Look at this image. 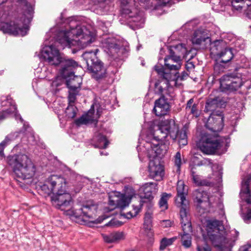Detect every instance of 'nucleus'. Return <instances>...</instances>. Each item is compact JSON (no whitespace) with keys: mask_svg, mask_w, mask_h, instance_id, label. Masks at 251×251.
Returning <instances> with one entry per match:
<instances>
[{"mask_svg":"<svg viewBox=\"0 0 251 251\" xmlns=\"http://www.w3.org/2000/svg\"><path fill=\"white\" fill-rule=\"evenodd\" d=\"M40 55L50 65L61 66L59 75L52 82L53 86L58 87L65 83L71 91H79L81 80L80 77L74 75V69L77 66L76 61L61 56L58 50L53 45L44 47Z\"/></svg>","mask_w":251,"mask_h":251,"instance_id":"f257e3e1","label":"nucleus"},{"mask_svg":"<svg viewBox=\"0 0 251 251\" xmlns=\"http://www.w3.org/2000/svg\"><path fill=\"white\" fill-rule=\"evenodd\" d=\"M157 132L160 135L158 137H154L151 143L147 142L146 145L149 158H159L167 153L169 149V143L167 142L164 143L162 142L168 136H170L173 140H177L180 147H183L187 144L186 131L184 129L179 130L177 125L173 119L162 121Z\"/></svg>","mask_w":251,"mask_h":251,"instance_id":"f03ea898","label":"nucleus"},{"mask_svg":"<svg viewBox=\"0 0 251 251\" xmlns=\"http://www.w3.org/2000/svg\"><path fill=\"white\" fill-rule=\"evenodd\" d=\"M69 28L59 32L58 42L63 48L77 46L86 48L95 40L94 34L84 25H79L76 21H71Z\"/></svg>","mask_w":251,"mask_h":251,"instance_id":"7ed1b4c3","label":"nucleus"},{"mask_svg":"<svg viewBox=\"0 0 251 251\" xmlns=\"http://www.w3.org/2000/svg\"><path fill=\"white\" fill-rule=\"evenodd\" d=\"M224 115L221 111L211 113L205 124L206 127L214 133V136L202 137L199 144L200 150L204 153L212 154L223 151L222 148L225 143L218 138L217 133L221 131L224 126Z\"/></svg>","mask_w":251,"mask_h":251,"instance_id":"20e7f679","label":"nucleus"},{"mask_svg":"<svg viewBox=\"0 0 251 251\" xmlns=\"http://www.w3.org/2000/svg\"><path fill=\"white\" fill-rule=\"evenodd\" d=\"M6 162L12 169L15 175L22 179L32 178L35 175L36 168L29 157L24 153L9 155Z\"/></svg>","mask_w":251,"mask_h":251,"instance_id":"39448f33","label":"nucleus"},{"mask_svg":"<svg viewBox=\"0 0 251 251\" xmlns=\"http://www.w3.org/2000/svg\"><path fill=\"white\" fill-rule=\"evenodd\" d=\"M41 195L49 196L54 193L64 192L69 188L66 179L60 175H52L45 180L44 183L38 185Z\"/></svg>","mask_w":251,"mask_h":251,"instance_id":"423d86ee","label":"nucleus"},{"mask_svg":"<svg viewBox=\"0 0 251 251\" xmlns=\"http://www.w3.org/2000/svg\"><path fill=\"white\" fill-rule=\"evenodd\" d=\"M82 57L93 77L98 80L106 76V69L103 63L98 59L96 52L86 51L83 53Z\"/></svg>","mask_w":251,"mask_h":251,"instance_id":"0eeeda50","label":"nucleus"},{"mask_svg":"<svg viewBox=\"0 0 251 251\" xmlns=\"http://www.w3.org/2000/svg\"><path fill=\"white\" fill-rule=\"evenodd\" d=\"M194 201L198 211L201 213L208 212L214 206L218 198L215 196H209L201 189L193 192Z\"/></svg>","mask_w":251,"mask_h":251,"instance_id":"6e6552de","label":"nucleus"},{"mask_svg":"<svg viewBox=\"0 0 251 251\" xmlns=\"http://www.w3.org/2000/svg\"><path fill=\"white\" fill-rule=\"evenodd\" d=\"M206 230L210 240L215 246L218 247L219 243L225 240V230L222 221L216 219L207 220Z\"/></svg>","mask_w":251,"mask_h":251,"instance_id":"1a4fd4ad","label":"nucleus"},{"mask_svg":"<svg viewBox=\"0 0 251 251\" xmlns=\"http://www.w3.org/2000/svg\"><path fill=\"white\" fill-rule=\"evenodd\" d=\"M50 200L52 205L61 210L69 209L73 203L72 196L67 190L60 193H53Z\"/></svg>","mask_w":251,"mask_h":251,"instance_id":"9d476101","label":"nucleus"},{"mask_svg":"<svg viewBox=\"0 0 251 251\" xmlns=\"http://www.w3.org/2000/svg\"><path fill=\"white\" fill-rule=\"evenodd\" d=\"M155 70L160 75L162 78L161 80H158L154 84V91L156 94L160 95L161 97L164 96L167 93L166 88L168 86L169 82L171 79V74L166 72L162 67H154Z\"/></svg>","mask_w":251,"mask_h":251,"instance_id":"9b49d317","label":"nucleus"},{"mask_svg":"<svg viewBox=\"0 0 251 251\" xmlns=\"http://www.w3.org/2000/svg\"><path fill=\"white\" fill-rule=\"evenodd\" d=\"M250 179L251 178H248L246 180L243 181L240 194L242 200L250 205L247 212L242 215V218L246 223H250L251 222V197L249 189Z\"/></svg>","mask_w":251,"mask_h":251,"instance_id":"f8f14e48","label":"nucleus"},{"mask_svg":"<svg viewBox=\"0 0 251 251\" xmlns=\"http://www.w3.org/2000/svg\"><path fill=\"white\" fill-rule=\"evenodd\" d=\"M220 82V89L225 92L235 91L243 85L240 78H233L229 75H223Z\"/></svg>","mask_w":251,"mask_h":251,"instance_id":"ddd939ff","label":"nucleus"},{"mask_svg":"<svg viewBox=\"0 0 251 251\" xmlns=\"http://www.w3.org/2000/svg\"><path fill=\"white\" fill-rule=\"evenodd\" d=\"M177 197L176 204L180 209L188 208L189 201L186 199L188 194V188L182 180H178L177 184Z\"/></svg>","mask_w":251,"mask_h":251,"instance_id":"4468645a","label":"nucleus"},{"mask_svg":"<svg viewBox=\"0 0 251 251\" xmlns=\"http://www.w3.org/2000/svg\"><path fill=\"white\" fill-rule=\"evenodd\" d=\"M131 198L119 192H115L109 196V204L114 208L119 207L123 210L128 205Z\"/></svg>","mask_w":251,"mask_h":251,"instance_id":"2eb2a0df","label":"nucleus"},{"mask_svg":"<svg viewBox=\"0 0 251 251\" xmlns=\"http://www.w3.org/2000/svg\"><path fill=\"white\" fill-rule=\"evenodd\" d=\"M194 45L202 46L206 48L211 42V39L206 30L198 29L194 32L192 39Z\"/></svg>","mask_w":251,"mask_h":251,"instance_id":"dca6fc26","label":"nucleus"},{"mask_svg":"<svg viewBox=\"0 0 251 251\" xmlns=\"http://www.w3.org/2000/svg\"><path fill=\"white\" fill-rule=\"evenodd\" d=\"M0 30L4 33L24 36L26 35L27 29L25 27H20L14 23L10 22V23H1Z\"/></svg>","mask_w":251,"mask_h":251,"instance_id":"f3484780","label":"nucleus"},{"mask_svg":"<svg viewBox=\"0 0 251 251\" xmlns=\"http://www.w3.org/2000/svg\"><path fill=\"white\" fill-rule=\"evenodd\" d=\"M87 203L80 208L76 209L74 211L75 217L82 219L84 221H88L92 220L93 217L91 214V211L93 209L96 210L97 206L93 203V201H89Z\"/></svg>","mask_w":251,"mask_h":251,"instance_id":"a211bd4d","label":"nucleus"},{"mask_svg":"<svg viewBox=\"0 0 251 251\" xmlns=\"http://www.w3.org/2000/svg\"><path fill=\"white\" fill-rule=\"evenodd\" d=\"M149 171L150 175L157 180L162 179L164 176V166L160 163L158 158H150Z\"/></svg>","mask_w":251,"mask_h":251,"instance_id":"6ab92c4d","label":"nucleus"},{"mask_svg":"<svg viewBox=\"0 0 251 251\" xmlns=\"http://www.w3.org/2000/svg\"><path fill=\"white\" fill-rule=\"evenodd\" d=\"M239 232L233 229L230 231L229 233L224 235L225 240L219 243V247L221 248V251H231V248L234 244L235 242L238 239Z\"/></svg>","mask_w":251,"mask_h":251,"instance_id":"aec40b11","label":"nucleus"},{"mask_svg":"<svg viewBox=\"0 0 251 251\" xmlns=\"http://www.w3.org/2000/svg\"><path fill=\"white\" fill-rule=\"evenodd\" d=\"M102 46L104 50L112 56H116V54H118L121 50L119 48L117 40L113 37L105 39L102 42Z\"/></svg>","mask_w":251,"mask_h":251,"instance_id":"412c9836","label":"nucleus"},{"mask_svg":"<svg viewBox=\"0 0 251 251\" xmlns=\"http://www.w3.org/2000/svg\"><path fill=\"white\" fill-rule=\"evenodd\" d=\"M170 110V105L165 99V97H160L154 102L153 111L157 116L166 115Z\"/></svg>","mask_w":251,"mask_h":251,"instance_id":"4be33fe9","label":"nucleus"},{"mask_svg":"<svg viewBox=\"0 0 251 251\" xmlns=\"http://www.w3.org/2000/svg\"><path fill=\"white\" fill-rule=\"evenodd\" d=\"M165 66L166 68H163L166 72L167 70L177 71L181 66V59L179 57H176L170 53L167 57L164 59Z\"/></svg>","mask_w":251,"mask_h":251,"instance_id":"5701e85b","label":"nucleus"},{"mask_svg":"<svg viewBox=\"0 0 251 251\" xmlns=\"http://www.w3.org/2000/svg\"><path fill=\"white\" fill-rule=\"evenodd\" d=\"M225 106V101L221 97L209 98L207 100L205 109L207 111H211L212 113L215 112L216 114V112L218 111H216V109L222 108Z\"/></svg>","mask_w":251,"mask_h":251,"instance_id":"b1692460","label":"nucleus"},{"mask_svg":"<svg viewBox=\"0 0 251 251\" xmlns=\"http://www.w3.org/2000/svg\"><path fill=\"white\" fill-rule=\"evenodd\" d=\"M187 209H180L181 224L183 234H190L192 232V227L189 217L187 215Z\"/></svg>","mask_w":251,"mask_h":251,"instance_id":"393cba45","label":"nucleus"},{"mask_svg":"<svg viewBox=\"0 0 251 251\" xmlns=\"http://www.w3.org/2000/svg\"><path fill=\"white\" fill-rule=\"evenodd\" d=\"M170 53L181 59L182 57L186 58L189 52L184 44H179L170 47Z\"/></svg>","mask_w":251,"mask_h":251,"instance_id":"a878e982","label":"nucleus"},{"mask_svg":"<svg viewBox=\"0 0 251 251\" xmlns=\"http://www.w3.org/2000/svg\"><path fill=\"white\" fill-rule=\"evenodd\" d=\"M209 45H210V50L211 54L217 56L227 47L226 42L223 40L211 42Z\"/></svg>","mask_w":251,"mask_h":251,"instance_id":"bb28decb","label":"nucleus"},{"mask_svg":"<svg viewBox=\"0 0 251 251\" xmlns=\"http://www.w3.org/2000/svg\"><path fill=\"white\" fill-rule=\"evenodd\" d=\"M158 190L157 184L153 182H149L144 185L143 191L145 194V198L150 201L151 200Z\"/></svg>","mask_w":251,"mask_h":251,"instance_id":"cd10ccee","label":"nucleus"},{"mask_svg":"<svg viewBox=\"0 0 251 251\" xmlns=\"http://www.w3.org/2000/svg\"><path fill=\"white\" fill-rule=\"evenodd\" d=\"M96 121L94 110H90L87 113L82 115L79 118L75 121V124L77 126H80L82 125H87L89 123H92Z\"/></svg>","mask_w":251,"mask_h":251,"instance_id":"c85d7f7f","label":"nucleus"},{"mask_svg":"<svg viewBox=\"0 0 251 251\" xmlns=\"http://www.w3.org/2000/svg\"><path fill=\"white\" fill-rule=\"evenodd\" d=\"M138 204L133 205V210L132 211H129L126 213H122L121 215L127 219H130L137 215V214L140 212L141 208H142L143 204L146 203V201L144 200H139L138 201Z\"/></svg>","mask_w":251,"mask_h":251,"instance_id":"c756f323","label":"nucleus"},{"mask_svg":"<svg viewBox=\"0 0 251 251\" xmlns=\"http://www.w3.org/2000/svg\"><path fill=\"white\" fill-rule=\"evenodd\" d=\"M122 4L121 15L129 20L133 15L131 10L128 8L127 4L132 2L131 0H120ZM134 0L133 1L134 2Z\"/></svg>","mask_w":251,"mask_h":251,"instance_id":"7c9ffc66","label":"nucleus"},{"mask_svg":"<svg viewBox=\"0 0 251 251\" xmlns=\"http://www.w3.org/2000/svg\"><path fill=\"white\" fill-rule=\"evenodd\" d=\"M233 49L227 47H226L218 56L221 59V62L223 63L228 62L233 58Z\"/></svg>","mask_w":251,"mask_h":251,"instance_id":"2f4dec72","label":"nucleus"},{"mask_svg":"<svg viewBox=\"0 0 251 251\" xmlns=\"http://www.w3.org/2000/svg\"><path fill=\"white\" fill-rule=\"evenodd\" d=\"M96 140H97L98 143V144L95 146L97 148L105 149L109 144V142L105 136L101 134H99L98 136L96 137Z\"/></svg>","mask_w":251,"mask_h":251,"instance_id":"473e14b6","label":"nucleus"},{"mask_svg":"<svg viewBox=\"0 0 251 251\" xmlns=\"http://www.w3.org/2000/svg\"><path fill=\"white\" fill-rule=\"evenodd\" d=\"M191 175L193 177L194 182L197 185H206L208 186L210 185V183L204 180H201L199 176L195 174V172L193 170V168L191 170Z\"/></svg>","mask_w":251,"mask_h":251,"instance_id":"72a5a7b5","label":"nucleus"},{"mask_svg":"<svg viewBox=\"0 0 251 251\" xmlns=\"http://www.w3.org/2000/svg\"><path fill=\"white\" fill-rule=\"evenodd\" d=\"M152 214L150 212L146 213L144 217V228L146 230H150L152 224Z\"/></svg>","mask_w":251,"mask_h":251,"instance_id":"f704fd0d","label":"nucleus"},{"mask_svg":"<svg viewBox=\"0 0 251 251\" xmlns=\"http://www.w3.org/2000/svg\"><path fill=\"white\" fill-rule=\"evenodd\" d=\"M170 197L171 195L166 193L163 194L159 202V206L162 210H166L168 208L167 201Z\"/></svg>","mask_w":251,"mask_h":251,"instance_id":"c9c22d12","label":"nucleus"},{"mask_svg":"<svg viewBox=\"0 0 251 251\" xmlns=\"http://www.w3.org/2000/svg\"><path fill=\"white\" fill-rule=\"evenodd\" d=\"M182 245L186 248L191 247L192 244V237L190 234H183L181 235Z\"/></svg>","mask_w":251,"mask_h":251,"instance_id":"e433bc0d","label":"nucleus"},{"mask_svg":"<svg viewBox=\"0 0 251 251\" xmlns=\"http://www.w3.org/2000/svg\"><path fill=\"white\" fill-rule=\"evenodd\" d=\"M128 21L130 23H134L135 25L137 27H142L144 24V20L138 15H136V16L133 15L132 17H131Z\"/></svg>","mask_w":251,"mask_h":251,"instance_id":"4c0bfd02","label":"nucleus"},{"mask_svg":"<svg viewBox=\"0 0 251 251\" xmlns=\"http://www.w3.org/2000/svg\"><path fill=\"white\" fill-rule=\"evenodd\" d=\"M176 239V237H173L170 239L166 238H163L160 243V250L161 251L164 250L166 247L172 245Z\"/></svg>","mask_w":251,"mask_h":251,"instance_id":"58836bf2","label":"nucleus"},{"mask_svg":"<svg viewBox=\"0 0 251 251\" xmlns=\"http://www.w3.org/2000/svg\"><path fill=\"white\" fill-rule=\"evenodd\" d=\"M197 251H211V247L204 240L199 241L197 245Z\"/></svg>","mask_w":251,"mask_h":251,"instance_id":"ea45409f","label":"nucleus"},{"mask_svg":"<svg viewBox=\"0 0 251 251\" xmlns=\"http://www.w3.org/2000/svg\"><path fill=\"white\" fill-rule=\"evenodd\" d=\"M76 108L73 105H69L66 110V113L69 118H74L76 114Z\"/></svg>","mask_w":251,"mask_h":251,"instance_id":"a19ab883","label":"nucleus"},{"mask_svg":"<svg viewBox=\"0 0 251 251\" xmlns=\"http://www.w3.org/2000/svg\"><path fill=\"white\" fill-rule=\"evenodd\" d=\"M19 136V133L14 132L11 133L6 136L4 140L2 141L6 146L9 144L11 142L15 140Z\"/></svg>","mask_w":251,"mask_h":251,"instance_id":"79ce46f5","label":"nucleus"},{"mask_svg":"<svg viewBox=\"0 0 251 251\" xmlns=\"http://www.w3.org/2000/svg\"><path fill=\"white\" fill-rule=\"evenodd\" d=\"M78 91H69V95L68 96V100L69 105H73L76 99V96L77 95Z\"/></svg>","mask_w":251,"mask_h":251,"instance_id":"37998d69","label":"nucleus"},{"mask_svg":"<svg viewBox=\"0 0 251 251\" xmlns=\"http://www.w3.org/2000/svg\"><path fill=\"white\" fill-rule=\"evenodd\" d=\"M225 68L220 64H216L214 66V74L215 76L219 75L221 73L224 72Z\"/></svg>","mask_w":251,"mask_h":251,"instance_id":"c03bdc74","label":"nucleus"},{"mask_svg":"<svg viewBox=\"0 0 251 251\" xmlns=\"http://www.w3.org/2000/svg\"><path fill=\"white\" fill-rule=\"evenodd\" d=\"M113 242L119 241L124 238V233L122 232H115L112 233Z\"/></svg>","mask_w":251,"mask_h":251,"instance_id":"a18cd8bd","label":"nucleus"},{"mask_svg":"<svg viewBox=\"0 0 251 251\" xmlns=\"http://www.w3.org/2000/svg\"><path fill=\"white\" fill-rule=\"evenodd\" d=\"M175 164L177 166V169H179L181 164V154L179 152H177L175 156Z\"/></svg>","mask_w":251,"mask_h":251,"instance_id":"49530a36","label":"nucleus"},{"mask_svg":"<svg viewBox=\"0 0 251 251\" xmlns=\"http://www.w3.org/2000/svg\"><path fill=\"white\" fill-rule=\"evenodd\" d=\"M101 235L105 242L109 243L113 242L112 233L108 234H102Z\"/></svg>","mask_w":251,"mask_h":251,"instance_id":"de8ad7c7","label":"nucleus"},{"mask_svg":"<svg viewBox=\"0 0 251 251\" xmlns=\"http://www.w3.org/2000/svg\"><path fill=\"white\" fill-rule=\"evenodd\" d=\"M189 109L190 110L191 113L194 115L195 117H198L199 116L197 104H193Z\"/></svg>","mask_w":251,"mask_h":251,"instance_id":"09e8293b","label":"nucleus"},{"mask_svg":"<svg viewBox=\"0 0 251 251\" xmlns=\"http://www.w3.org/2000/svg\"><path fill=\"white\" fill-rule=\"evenodd\" d=\"M239 5H242V9L247 8L251 4V1L249 0H239Z\"/></svg>","mask_w":251,"mask_h":251,"instance_id":"8fccbe9b","label":"nucleus"},{"mask_svg":"<svg viewBox=\"0 0 251 251\" xmlns=\"http://www.w3.org/2000/svg\"><path fill=\"white\" fill-rule=\"evenodd\" d=\"M239 3V0H232V7L237 10H242V5H240Z\"/></svg>","mask_w":251,"mask_h":251,"instance_id":"3c124183","label":"nucleus"},{"mask_svg":"<svg viewBox=\"0 0 251 251\" xmlns=\"http://www.w3.org/2000/svg\"><path fill=\"white\" fill-rule=\"evenodd\" d=\"M82 187V184L81 183H79L76 186H74L73 188H70V190L72 192L75 193L79 192Z\"/></svg>","mask_w":251,"mask_h":251,"instance_id":"603ef678","label":"nucleus"},{"mask_svg":"<svg viewBox=\"0 0 251 251\" xmlns=\"http://www.w3.org/2000/svg\"><path fill=\"white\" fill-rule=\"evenodd\" d=\"M238 251H251V244H247L241 247Z\"/></svg>","mask_w":251,"mask_h":251,"instance_id":"864d4df0","label":"nucleus"},{"mask_svg":"<svg viewBox=\"0 0 251 251\" xmlns=\"http://www.w3.org/2000/svg\"><path fill=\"white\" fill-rule=\"evenodd\" d=\"M194 65L191 62L187 61L186 64V68L187 71H190L193 69H194Z\"/></svg>","mask_w":251,"mask_h":251,"instance_id":"5fc2aeb1","label":"nucleus"},{"mask_svg":"<svg viewBox=\"0 0 251 251\" xmlns=\"http://www.w3.org/2000/svg\"><path fill=\"white\" fill-rule=\"evenodd\" d=\"M212 164L211 160L209 159H204L201 161V165H209L210 167H212Z\"/></svg>","mask_w":251,"mask_h":251,"instance_id":"6e6d98bb","label":"nucleus"},{"mask_svg":"<svg viewBox=\"0 0 251 251\" xmlns=\"http://www.w3.org/2000/svg\"><path fill=\"white\" fill-rule=\"evenodd\" d=\"M6 145L2 142L0 143V155L2 157L4 156L3 150Z\"/></svg>","mask_w":251,"mask_h":251,"instance_id":"4d7b16f0","label":"nucleus"},{"mask_svg":"<svg viewBox=\"0 0 251 251\" xmlns=\"http://www.w3.org/2000/svg\"><path fill=\"white\" fill-rule=\"evenodd\" d=\"M194 102V99L193 98L190 99L187 103L186 109H190L191 107L193 105V103Z\"/></svg>","mask_w":251,"mask_h":251,"instance_id":"13d9d810","label":"nucleus"},{"mask_svg":"<svg viewBox=\"0 0 251 251\" xmlns=\"http://www.w3.org/2000/svg\"><path fill=\"white\" fill-rule=\"evenodd\" d=\"M141 2L145 3L148 1L149 0H139ZM161 3L166 4L168 3L170 0H158Z\"/></svg>","mask_w":251,"mask_h":251,"instance_id":"bf43d9fd","label":"nucleus"},{"mask_svg":"<svg viewBox=\"0 0 251 251\" xmlns=\"http://www.w3.org/2000/svg\"><path fill=\"white\" fill-rule=\"evenodd\" d=\"M9 113L10 111L8 110L4 112L0 113V120L4 119L6 117V114Z\"/></svg>","mask_w":251,"mask_h":251,"instance_id":"052dcab7","label":"nucleus"},{"mask_svg":"<svg viewBox=\"0 0 251 251\" xmlns=\"http://www.w3.org/2000/svg\"><path fill=\"white\" fill-rule=\"evenodd\" d=\"M7 0H0V5L6 2ZM19 2H21L24 4H26V1L25 0H17Z\"/></svg>","mask_w":251,"mask_h":251,"instance_id":"680f3d73","label":"nucleus"},{"mask_svg":"<svg viewBox=\"0 0 251 251\" xmlns=\"http://www.w3.org/2000/svg\"><path fill=\"white\" fill-rule=\"evenodd\" d=\"M163 223L165 224L166 226H170L171 225V222L169 220L164 221Z\"/></svg>","mask_w":251,"mask_h":251,"instance_id":"e2e57ef3","label":"nucleus"},{"mask_svg":"<svg viewBox=\"0 0 251 251\" xmlns=\"http://www.w3.org/2000/svg\"><path fill=\"white\" fill-rule=\"evenodd\" d=\"M105 0H93L94 3L95 4H96L97 3L102 2L104 1Z\"/></svg>","mask_w":251,"mask_h":251,"instance_id":"0e129e2a","label":"nucleus"},{"mask_svg":"<svg viewBox=\"0 0 251 251\" xmlns=\"http://www.w3.org/2000/svg\"><path fill=\"white\" fill-rule=\"evenodd\" d=\"M247 14L251 18V9L248 10Z\"/></svg>","mask_w":251,"mask_h":251,"instance_id":"69168bd1","label":"nucleus"},{"mask_svg":"<svg viewBox=\"0 0 251 251\" xmlns=\"http://www.w3.org/2000/svg\"><path fill=\"white\" fill-rule=\"evenodd\" d=\"M212 3H220V0H212L211 1Z\"/></svg>","mask_w":251,"mask_h":251,"instance_id":"338daca9","label":"nucleus"},{"mask_svg":"<svg viewBox=\"0 0 251 251\" xmlns=\"http://www.w3.org/2000/svg\"><path fill=\"white\" fill-rule=\"evenodd\" d=\"M16 116V118H19L20 120H21V122H23V119L22 118V117L20 116V115H15Z\"/></svg>","mask_w":251,"mask_h":251,"instance_id":"774afa93","label":"nucleus"}]
</instances>
